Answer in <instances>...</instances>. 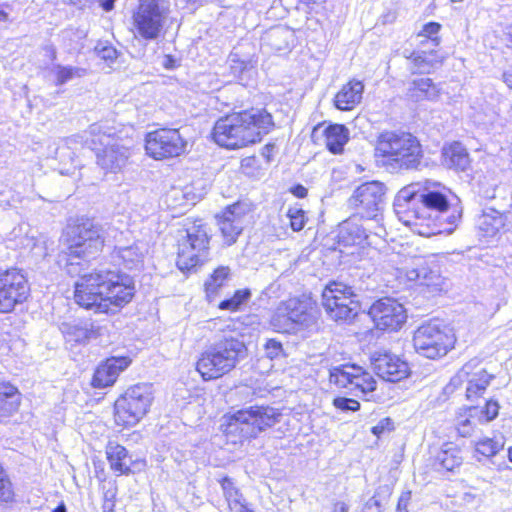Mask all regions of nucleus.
<instances>
[{"instance_id":"nucleus-17","label":"nucleus","mask_w":512,"mask_h":512,"mask_svg":"<svg viewBox=\"0 0 512 512\" xmlns=\"http://www.w3.org/2000/svg\"><path fill=\"white\" fill-rule=\"evenodd\" d=\"M367 314L375 330L382 333H396L407 322V310L397 299L384 296L375 300Z\"/></svg>"},{"instance_id":"nucleus-22","label":"nucleus","mask_w":512,"mask_h":512,"mask_svg":"<svg viewBox=\"0 0 512 512\" xmlns=\"http://www.w3.org/2000/svg\"><path fill=\"white\" fill-rule=\"evenodd\" d=\"M386 188L380 181H368L359 185L349 198V206L364 219L376 217L384 202Z\"/></svg>"},{"instance_id":"nucleus-12","label":"nucleus","mask_w":512,"mask_h":512,"mask_svg":"<svg viewBox=\"0 0 512 512\" xmlns=\"http://www.w3.org/2000/svg\"><path fill=\"white\" fill-rule=\"evenodd\" d=\"M457 338L453 328L446 324L427 321L413 333L412 344L417 353L436 360L455 348Z\"/></svg>"},{"instance_id":"nucleus-55","label":"nucleus","mask_w":512,"mask_h":512,"mask_svg":"<svg viewBox=\"0 0 512 512\" xmlns=\"http://www.w3.org/2000/svg\"><path fill=\"white\" fill-rule=\"evenodd\" d=\"M331 512H348V506L344 502H335Z\"/></svg>"},{"instance_id":"nucleus-39","label":"nucleus","mask_w":512,"mask_h":512,"mask_svg":"<svg viewBox=\"0 0 512 512\" xmlns=\"http://www.w3.org/2000/svg\"><path fill=\"white\" fill-rule=\"evenodd\" d=\"M69 334L79 344H86L101 336V328L95 325H77L71 328Z\"/></svg>"},{"instance_id":"nucleus-52","label":"nucleus","mask_w":512,"mask_h":512,"mask_svg":"<svg viewBox=\"0 0 512 512\" xmlns=\"http://www.w3.org/2000/svg\"><path fill=\"white\" fill-rule=\"evenodd\" d=\"M273 149L274 145L271 143L264 145L263 148L261 149V154L266 159L267 162H270L272 160L271 153Z\"/></svg>"},{"instance_id":"nucleus-5","label":"nucleus","mask_w":512,"mask_h":512,"mask_svg":"<svg viewBox=\"0 0 512 512\" xmlns=\"http://www.w3.org/2000/svg\"><path fill=\"white\" fill-rule=\"evenodd\" d=\"M66 248L61 254L60 265L70 275L77 272L82 261L96 259L106 246L100 225L90 218H77L67 225Z\"/></svg>"},{"instance_id":"nucleus-45","label":"nucleus","mask_w":512,"mask_h":512,"mask_svg":"<svg viewBox=\"0 0 512 512\" xmlns=\"http://www.w3.org/2000/svg\"><path fill=\"white\" fill-rule=\"evenodd\" d=\"M240 169L246 174H254L261 169L256 155L243 157L240 161Z\"/></svg>"},{"instance_id":"nucleus-26","label":"nucleus","mask_w":512,"mask_h":512,"mask_svg":"<svg viewBox=\"0 0 512 512\" xmlns=\"http://www.w3.org/2000/svg\"><path fill=\"white\" fill-rule=\"evenodd\" d=\"M105 456L110 470L117 476H129L145 470L147 462L129 451L117 441L109 440L105 446Z\"/></svg>"},{"instance_id":"nucleus-2","label":"nucleus","mask_w":512,"mask_h":512,"mask_svg":"<svg viewBox=\"0 0 512 512\" xmlns=\"http://www.w3.org/2000/svg\"><path fill=\"white\" fill-rule=\"evenodd\" d=\"M136 296L133 277L121 270L93 267L78 273L71 299L82 311L105 317L120 314Z\"/></svg>"},{"instance_id":"nucleus-16","label":"nucleus","mask_w":512,"mask_h":512,"mask_svg":"<svg viewBox=\"0 0 512 512\" xmlns=\"http://www.w3.org/2000/svg\"><path fill=\"white\" fill-rule=\"evenodd\" d=\"M328 380L338 391L368 396L377 390L376 378L365 367L356 363H343L330 369Z\"/></svg>"},{"instance_id":"nucleus-53","label":"nucleus","mask_w":512,"mask_h":512,"mask_svg":"<svg viewBox=\"0 0 512 512\" xmlns=\"http://www.w3.org/2000/svg\"><path fill=\"white\" fill-rule=\"evenodd\" d=\"M237 512H254V510L250 507V504L245 500L240 501V503L237 504L234 511Z\"/></svg>"},{"instance_id":"nucleus-54","label":"nucleus","mask_w":512,"mask_h":512,"mask_svg":"<svg viewBox=\"0 0 512 512\" xmlns=\"http://www.w3.org/2000/svg\"><path fill=\"white\" fill-rule=\"evenodd\" d=\"M115 1L116 0H99V5L104 11L109 12L113 10Z\"/></svg>"},{"instance_id":"nucleus-20","label":"nucleus","mask_w":512,"mask_h":512,"mask_svg":"<svg viewBox=\"0 0 512 512\" xmlns=\"http://www.w3.org/2000/svg\"><path fill=\"white\" fill-rule=\"evenodd\" d=\"M29 294V282L21 269L9 267L0 271V313L12 312Z\"/></svg>"},{"instance_id":"nucleus-13","label":"nucleus","mask_w":512,"mask_h":512,"mask_svg":"<svg viewBox=\"0 0 512 512\" xmlns=\"http://www.w3.org/2000/svg\"><path fill=\"white\" fill-rule=\"evenodd\" d=\"M164 0H138L131 12V32L146 41L156 40L165 32L168 8Z\"/></svg>"},{"instance_id":"nucleus-30","label":"nucleus","mask_w":512,"mask_h":512,"mask_svg":"<svg viewBox=\"0 0 512 512\" xmlns=\"http://www.w3.org/2000/svg\"><path fill=\"white\" fill-rule=\"evenodd\" d=\"M23 395L17 385L9 380H0V424H7L22 406Z\"/></svg>"},{"instance_id":"nucleus-19","label":"nucleus","mask_w":512,"mask_h":512,"mask_svg":"<svg viewBox=\"0 0 512 512\" xmlns=\"http://www.w3.org/2000/svg\"><path fill=\"white\" fill-rule=\"evenodd\" d=\"M500 411V404L494 398L487 399L483 406H466L455 415L454 430L457 436L469 438L477 431L478 425L495 420Z\"/></svg>"},{"instance_id":"nucleus-14","label":"nucleus","mask_w":512,"mask_h":512,"mask_svg":"<svg viewBox=\"0 0 512 512\" xmlns=\"http://www.w3.org/2000/svg\"><path fill=\"white\" fill-rule=\"evenodd\" d=\"M315 308L316 302L309 295L288 297L277 305L269 324L275 332L289 334L307 323Z\"/></svg>"},{"instance_id":"nucleus-21","label":"nucleus","mask_w":512,"mask_h":512,"mask_svg":"<svg viewBox=\"0 0 512 512\" xmlns=\"http://www.w3.org/2000/svg\"><path fill=\"white\" fill-rule=\"evenodd\" d=\"M456 378L465 384V399L477 402L483 398L496 377L481 365L480 360L470 359L458 370Z\"/></svg>"},{"instance_id":"nucleus-4","label":"nucleus","mask_w":512,"mask_h":512,"mask_svg":"<svg viewBox=\"0 0 512 512\" xmlns=\"http://www.w3.org/2000/svg\"><path fill=\"white\" fill-rule=\"evenodd\" d=\"M282 412L270 405L255 404L233 412L225 413L222 417L220 431L227 442L242 446L258 438L280 422Z\"/></svg>"},{"instance_id":"nucleus-61","label":"nucleus","mask_w":512,"mask_h":512,"mask_svg":"<svg viewBox=\"0 0 512 512\" xmlns=\"http://www.w3.org/2000/svg\"><path fill=\"white\" fill-rule=\"evenodd\" d=\"M185 1L190 3V2H194L195 0H185Z\"/></svg>"},{"instance_id":"nucleus-58","label":"nucleus","mask_w":512,"mask_h":512,"mask_svg":"<svg viewBox=\"0 0 512 512\" xmlns=\"http://www.w3.org/2000/svg\"><path fill=\"white\" fill-rule=\"evenodd\" d=\"M51 512H67L66 506L64 502H60L58 506L53 509Z\"/></svg>"},{"instance_id":"nucleus-47","label":"nucleus","mask_w":512,"mask_h":512,"mask_svg":"<svg viewBox=\"0 0 512 512\" xmlns=\"http://www.w3.org/2000/svg\"><path fill=\"white\" fill-rule=\"evenodd\" d=\"M412 498L411 491H403L397 501L396 511L397 512H408V506Z\"/></svg>"},{"instance_id":"nucleus-51","label":"nucleus","mask_w":512,"mask_h":512,"mask_svg":"<svg viewBox=\"0 0 512 512\" xmlns=\"http://www.w3.org/2000/svg\"><path fill=\"white\" fill-rule=\"evenodd\" d=\"M503 40L505 42V45L512 49V23L506 26L505 30L503 31Z\"/></svg>"},{"instance_id":"nucleus-57","label":"nucleus","mask_w":512,"mask_h":512,"mask_svg":"<svg viewBox=\"0 0 512 512\" xmlns=\"http://www.w3.org/2000/svg\"><path fill=\"white\" fill-rule=\"evenodd\" d=\"M131 251V248L130 247H114L113 249V252L116 253L117 255H120L121 253H124V252H130Z\"/></svg>"},{"instance_id":"nucleus-37","label":"nucleus","mask_w":512,"mask_h":512,"mask_svg":"<svg viewBox=\"0 0 512 512\" xmlns=\"http://www.w3.org/2000/svg\"><path fill=\"white\" fill-rule=\"evenodd\" d=\"M218 482L221 486L227 507L231 512H233L237 504L240 503V501L245 500V498L231 477L223 476Z\"/></svg>"},{"instance_id":"nucleus-50","label":"nucleus","mask_w":512,"mask_h":512,"mask_svg":"<svg viewBox=\"0 0 512 512\" xmlns=\"http://www.w3.org/2000/svg\"><path fill=\"white\" fill-rule=\"evenodd\" d=\"M383 493L386 498H389L392 495V488L388 485L380 487L379 490L375 493V495L372 497V500H374V503L376 506L380 507V502L376 500L375 498Z\"/></svg>"},{"instance_id":"nucleus-15","label":"nucleus","mask_w":512,"mask_h":512,"mask_svg":"<svg viewBox=\"0 0 512 512\" xmlns=\"http://www.w3.org/2000/svg\"><path fill=\"white\" fill-rule=\"evenodd\" d=\"M188 140L179 128L158 127L144 136V150L148 158L168 161L187 153Z\"/></svg>"},{"instance_id":"nucleus-49","label":"nucleus","mask_w":512,"mask_h":512,"mask_svg":"<svg viewBox=\"0 0 512 512\" xmlns=\"http://www.w3.org/2000/svg\"><path fill=\"white\" fill-rule=\"evenodd\" d=\"M289 191L298 199H304L308 195V190L302 184L293 185Z\"/></svg>"},{"instance_id":"nucleus-24","label":"nucleus","mask_w":512,"mask_h":512,"mask_svg":"<svg viewBox=\"0 0 512 512\" xmlns=\"http://www.w3.org/2000/svg\"><path fill=\"white\" fill-rule=\"evenodd\" d=\"M370 365L375 375L386 382L397 383L411 374L407 360L389 350L375 351L370 356Z\"/></svg>"},{"instance_id":"nucleus-46","label":"nucleus","mask_w":512,"mask_h":512,"mask_svg":"<svg viewBox=\"0 0 512 512\" xmlns=\"http://www.w3.org/2000/svg\"><path fill=\"white\" fill-rule=\"evenodd\" d=\"M394 429V423L390 417L381 419L375 426L371 428V433L376 437H381L383 434L390 432Z\"/></svg>"},{"instance_id":"nucleus-28","label":"nucleus","mask_w":512,"mask_h":512,"mask_svg":"<svg viewBox=\"0 0 512 512\" xmlns=\"http://www.w3.org/2000/svg\"><path fill=\"white\" fill-rule=\"evenodd\" d=\"M315 144L322 141L325 148L333 155H341L350 139L349 129L344 124L320 122L312 130Z\"/></svg>"},{"instance_id":"nucleus-7","label":"nucleus","mask_w":512,"mask_h":512,"mask_svg":"<svg viewBox=\"0 0 512 512\" xmlns=\"http://www.w3.org/2000/svg\"><path fill=\"white\" fill-rule=\"evenodd\" d=\"M246 346L233 338H223L203 350L196 362L195 370L204 382L228 376L246 355Z\"/></svg>"},{"instance_id":"nucleus-44","label":"nucleus","mask_w":512,"mask_h":512,"mask_svg":"<svg viewBox=\"0 0 512 512\" xmlns=\"http://www.w3.org/2000/svg\"><path fill=\"white\" fill-rule=\"evenodd\" d=\"M78 74V69L73 67L58 66L55 71V85L60 86L71 80Z\"/></svg>"},{"instance_id":"nucleus-29","label":"nucleus","mask_w":512,"mask_h":512,"mask_svg":"<svg viewBox=\"0 0 512 512\" xmlns=\"http://www.w3.org/2000/svg\"><path fill=\"white\" fill-rule=\"evenodd\" d=\"M463 461L462 448L452 441L443 443L429 458L431 468L440 474L459 471Z\"/></svg>"},{"instance_id":"nucleus-43","label":"nucleus","mask_w":512,"mask_h":512,"mask_svg":"<svg viewBox=\"0 0 512 512\" xmlns=\"http://www.w3.org/2000/svg\"><path fill=\"white\" fill-rule=\"evenodd\" d=\"M332 405L340 411L357 412L361 408V404L357 399L337 396L332 400Z\"/></svg>"},{"instance_id":"nucleus-59","label":"nucleus","mask_w":512,"mask_h":512,"mask_svg":"<svg viewBox=\"0 0 512 512\" xmlns=\"http://www.w3.org/2000/svg\"><path fill=\"white\" fill-rule=\"evenodd\" d=\"M507 458L510 463H512V445L507 449Z\"/></svg>"},{"instance_id":"nucleus-32","label":"nucleus","mask_w":512,"mask_h":512,"mask_svg":"<svg viewBox=\"0 0 512 512\" xmlns=\"http://www.w3.org/2000/svg\"><path fill=\"white\" fill-rule=\"evenodd\" d=\"M442 163L456 172L466 171L471 164L468 150L459 141H453L443 146L441 151Z\"/></svg>"},{"instance_id":"nucleus-38","label":"nucleus","mask_w":512,"mask_h":512,"mask_svg":"<svg viewBox=\"0 0 512 512\" xmlns=\"http://www.w3.org/2000/svg\"><path fill=\"white\" fill-rule=\"evenodd\" d=\"M16 500V490L4 465L0 463V507L12 504Z\"/></svg>"},{"instance_id":"nucleus-48","label":"nucleus","mask_w":512,"mask_h":512,"mask_svg":"<svg viewBox=\"0 0 512 512\" xmlns=\"http://www.w3.org/2000/svg\"><path fill=\"white\" fill-rule=\"evenodd\" d=\"M299 5H302L308 9L309 12L316 11L319 7H322L327 0H296Z\"/></svg>"},{"instance_id":"nucleus-3","label":"nucleus","mask_w":512,"mask_h":512,"mask_svg":"<svg viewBox=\"0 0 512 512\" xmlns=\"http://www.w3.org/2000/svg\"><path fill=\"white\" fill-rule=\"evenodd\" d=\"M275 127L274 116L266 108H233L215 120L210 140L222 149L237 151L261 143Z\"/></svg>"},{"instance_id":"nucleus-18","label":"nucleus","mask_w":512,"mask_h":512,"mask_svg":"<svg viewBox=\"0 0 512 512\" xmlns=\"http://www.w3.org/2000/svg\"><path fill=\"white\" fill-rule=\"evenodd\" d=\"M441 28V24L435 21H430L422 26L418 36L424 39L420 42V45L424 46L430 43L435 48L428 51L415 50L406 57L411 63L412 74L420 73L422 68H426V72L430 73L434 68L444 63L445 57L436 49L441 44V37L439 36Z\"/></svg>"},{"instance_id":"nucleus-8","label":"nucleus","mask_w":512,"mask_h":512,"mask_svg":"<svg viewBox=\"0 0 512 512\" xmlns=\"http://www.w3.org/2000/svg\"><path fill=\"white\" fill-rule=\"evenodd\" d=\"M378 157L406 170H417L424 159L420 140L409 132L384 131L376 141Z\"/></svg>"},{"instance_id":"nucleus-27","label":"nucleus","mask_w":512,"mask_h":512,"mask_svg":"<svg viewBox=\"0 0 512 512\" xmlns=\"http://www.w3.org/2000/svg\"><path fill=\"white\" fill-rule=\"evenodd\" d=\"M133 362L129 355L109 356L102 360L95 368L90 385L95 389H105L113 386L119 375Z\"/></svg>"},{"instance_id":"nucleus-42","label":"nucleus","mask_w":512,"mask_h":512,"mask_svg":"<svg viewBox=\"0 0 512 512\" xmlns=\"http://www.w3.org/2000/svg\"><path fill=\"white\" fill-rule=\"evenodd\" d=\"M263 348L265 351V356L269 360H276L285 358L287 356L283 344L275 338L267 339Z\"/></svg>"},{"instance_id":"nucleus-1","label":"nucleus","mask_w":512,"mask_h":512,"mask_svg":"<svg viewBox=\"0 0 512 512\" xmlns=\"http://www.w3.org/2000/svg\"><path fill=\"white\" fill-rule=\"evenodd\" d=\"M452 190L443 182L425 178L403 186L396 194L398 219L421 236L452 231L460 218L454 214Z\"/></svg>"},{"instance_id":"nucleus-11","label":"nucleus","mask_w":512,"mask_h":512,"mask_svg":"<svg viewBox=\"0 0 512 512\" xmlns=\"http://www.w3.org/2000/svg\"><path fill=\"white\" fill-rule=\"evenodd\" d=\"M89 147L96 156V162L102 168L117 172L130 157V148L119 144V137L110 128L98 124L89 127Z\"/></svg>"},{"instance_id":"nucleus-33","label":"nucleus","mask_w":512,"mask_h":512,"mask_svg":"<svg viewBox=\"0 0 512 512\" xmlns=\"http://www.w3.org/2000/svg\"><path fill=\"white\" fill-rule=\"evenodd\" d=\"M232 270L227 265L215 267L203 283V292L208 302L215 301L231 280Z\"/></svg>"},{"instance_id":"nucleus-25","label":"nucleus","mask_w":512,"mask_h":512,"mask_svg":"<svg viewBox=\"0 0 512 512\" xmlns=\"http://www.w3.org/2000/svg\"><path fill=\"white\" fill-rule=\"evenodd\" d=\"M365 219L352 214L342 221L337 229L336 244L341 250H350V253H360L370 246L369 230L364 227Z\"/></svg>"},{"instance_id":"nucleus-6","label":"nucleus","mask_w":512,"mask_h":512,"mask_svg":"<svg viewBox=\"0 0 512 512\" xmlns=\"http://www.w3.org/2000/svg\"><path fill=\"white\" fill-rule=\"evenodd\" d=\"M211 236L202 218L188 217L178 230L175 265L185 275L197 272L209 261Z\"/></svg>"},{"instance_id":"nucleus-23","label":"nucleus","mask_w":512,"mask_h":512,"mask_svg":"<svg viewBox=\"0 0 512 512\" xmlns=\"http://www.w3.org/2000/svg\"><path fill=\"white\" fill-rule=\"evenodd\" d=\"M251 210V204L237 200L215 215L224 245L231 246L237 241L243 231L242 220Z\"/></svg>"},{"instance_id":"nucleus-41","label":"nucleus","mask_w":512,"mask_h":512,"mask_svg":"<svg viewBox=\"0 0 512 512\" xmlns=\"http://www.w3.org/2000/svg\"><path fill=\"white\" fill-rule=\"evenodd\" d=\"M94 51L100 59L109 63L115 62L119 56V52L115 46L106 41H98Z\"/></svg>"},{"instance_id":"nucleus-31","label":"nucleus","mask_w":512,"mask_h":512,"mask_svg":"<svg viewBox=\"0 0 512 512\" xmlns=\"http://www.w3.org/2000/svg\"><path fill=\"white\" fill-rule=\"evenodd\" d=\"M364 89L363 81L350 78L334 94L332 99L334 107L345 112L354 110L362 101Z\"/></svg>"},{"instance_id":"nucleus-35","label":"nucleus","mask_w":512,"mask_h":512,"mask_svg":"<svg viewBox=\"0 0 512 512\" xmlns=\"http://www.w3.org/2000/svg\"><path fill=\"white\" fill-rule=\"evenodd\" d=\"M251 295L252 293L249 288L236 289L230 297L221 300L217 307L219 310L230 313L238 312L247 304Z\"/></svg>"},{"instance_id":"nucleus-56","label":"nucleus","mask_w":512,"mask_h":512,"mask_svg":"<svg viewBox=\"0 0 512 512\" xmlns=\"http://www.w3.org/2000/svg\"><path fill=\"white\" fill-rule=\"evenodd\" d=\"M503 81L512 90V69L503 74Z\"/></svg>"},{"instance_id":"nucleus-60","label":"nucleus","mask_w":512,"mask_h":512,"mask_svg":"<svg viewBox=\"0 0 512 512\" xmlns=\"http://www.w3.org/2000/svg\"><path fill=\"white\" fill-rule=\"evenodd\" d=\"M0 16L5 17V16H6V14H5L3 11H0Z\"/></svg>"},{"instance_id":"nucleus-10","label":"nucleus","mask_w":512,"mask_h":512,"mask_svg":"<svg viewBox=\"0 0 512 512\" xmlns=\"http://www.w3.org/2000/svg\"><path fill=\"white\" fill-rule=\"evenodd\" d=\"M321 304L328 317L336 323H352L358 316L361 302L352 286L332 280L323 288Z\"/></svg>"},{"instance_id":"nucleus-34","label":"nucleus","mask_w":512,"mask_h":512,"mask_svg":"<svg viewBox=\"0 0 512 512\" xmlns=\"http://www.w3.org/2000/svg\"><path fill=\"white\" fill-rule=\"evenodd\" d=\"M441 88L429 77H418L409 83L407 96L413 102L436 101L441 96Z\"/></svg>"},{"instance_id":"nucleus-36","label":"nucleus","mask_w":512,"mask_h":512,"mask_svg":"<svg viewBox=\"0 0 512 512\" xmlns=\"http://www.w3.org/2000/svg\"><path fill=\"white\" fill-rule=\"evenodd\" d=\"M503 444H501L496 438L492 437H483L474 442L473 445V453L474 457L481 461L483 459H488L496 454L502 449Z\"/></svg>"},{"instance_id":"nucleus-9","label":"nucleus","mask_w":512,"mask_h":512,"mask_svg":"<svg viewBox=\"0 0 512 512\" xmlns=\"http://www.w3.org/2000/svg\"><path fill=\"white\" fill-rule=\"evenodd\" d=\"M154 401L152 386L137 383L129 386L112 405V420L119 430L130 429L139 424L149 413Z\"/></svg>"},{"instance_id":"nucleus-40","label":"nucleus","mask_w":512,"mask_h":512,"mask_svg":"<svg viewBox=\"0 0 512 512\" xmlns=\"http://www.w3.org/2000/svg\"><path fill=\"white\" fill-rule=\"evenodd\" d=\"M289 227L293 232H300L308 222L306 211L300 207H289L286 212Z\"/></svg>"}]
</instances>
